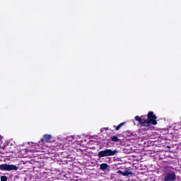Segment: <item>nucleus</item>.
Segmentation results:
<instances>
[{"instance_id": "1", "label": "nucleus", "mask_w": 181, "mask_h": 181, "mask_svg": "<svg viewBox=\"0 0 181 181\" xmlns=\"http://www.w3.org/2000/svg\"><path fill=\"white\" fill-rule=\"evenodd\" d=\"M135 121H137L140 125H142V127H151V124L152 125H156L158 124V122L156 119H158V117L153 114V112H149L147 115V119H144V116H136L134 117Z\"/></svg>"}, {"instance_id": "2", "label": "nucleus", "mask_w": 181, "mask_h": 181, "mask_svg": "<svg viewBox=\"0 0 181 181\" xmlns=\"http://www.w3.org/2000/svg\"><path fill=\"white\" fill-rule=\"evenodd\" d=\"M118 151L117 150H111V149H105L98 152V158H105L107 156H115L117 155Z\"/></svg>"}, {"instance_id": "3", "label": "nucleus", "mask_w": 181, "mask_h": 181, "mask_svg": "<svg viewBox=\"0 0 181 181\" xmlns=\"http://www.w3.org/2000/svg\"><path fill=\"white\" fill-rule=\"evenodd\" d=\"M176 173L175 171H171L165 174L163 181H175L176 180Z\"/></svg>"}, {"instance_id": "4", "label": "nucleus", "mask_w": 181, "mask_h": 181, "mask_svg": "<svg viewBox=\"0 0 181 181\" xmlns=\"http://www.w3.org/2000/svg\"><path fill=\"white\" fill-rule=\"evenodd\" d=\"M51 139H52V136L50 134H45L41 139V141L42 143L50 142Z\"/></svg>"}, {"instance_id": "5", "label": "nucleus", "mask_w": 181, "mask_h": 181, "mask_svg": "<svg viewBox=\"0 0 181 181\" xmlns=\"http://www.w3.org/2000/svg\"><path fill=\"white\" fill-rule=\"evenodd\" d=\"M0 170H4V172H8V164L4 163L0 165Z\"/></svg>"}, {"instance_id": "6", "label": "nucleus", "mask_w": 181, "mask_h": 181, "mask_svg": "<svg viewBox=\"0 0 181 181\" xmlns=\"http://www.w3.org/2000/svg\"><path fill=\"white\" fill-rule=\"evenodd\" d=\"M132 175H134V173L129 169L125 170L123 173V176H132Z\"/></svg>"}, {"instance_id": "7", "label": "nucleus", "mask_w": 181, "mask_h": 181, "mask_svg": "<svg viewBox=\"0 0 181 181\" xmlns=\"http://www.w3.org/2000/svg\"><path fill=\"white\" fill-rule=\"evenodd\" d=\"M18 166L13 164H11V165L8 164V172H11V170H18Z\"/></svg>"}, {"instance_id": "8", "label": "nucleus", "mask_w": 181, "mask_h": 181, "mask_svg": "<svg viewBox=\"0 0 181 181\" xmlns=\"http://www.w3.org/2000/svg\"><path fill=\"white\" fill-rule=\"evenodd\" d=\"M100 170H107L108 169V164L107 163H102L100 166Z\"/></svg>"}, {"instance_id": "9", "label": "nucleus", "mask_w": 181, "mask_h": 181, "mask_svg": "<svg viewBox=\"0 0 181 181\" xmlns=\"http://www.w3.org/2000/svg\"><path fill=\"white\" fill-rule=\"evenodd\" d=\"M110 141H112V142H119V139H118L117 136H113L110 137Z\"/></svg>"}, {"instance_id": "10", "label": "nucleus", "mask_w": 181, "mask_h": 181, "mask_svg": "<svg viewBox=\"0 0 181 181\" xmlns=\"http://www.w3.org/2000/svg\"><path fill=\"white\" fill-rule=\"evenodd\" d=\"M125 125V122H122L119 125L117 126L116 127V131H119L122 127H124Z\"/></svg>"}, {"instance_id": "11", "label": "nucleus", "mask_w": 181, "mask_h": 181, "mask_svg": "<svg viewBox=\"0 0 181 181\" xmlns=\"http://www.w3.org/2000/svg\"><path fill=\"white\" fill-rule=\"evenodd\" d=\"M1 181H8V177L4 176V175L1 176Z\"/></svg>"}, {"instance_id": "12", "label": "nucleus", "mask_w": 181, "mask_h": 181, "mask_svg": "<svg viewBox=\"0 0 181 181\" xmlns=\"http://www.w3.org/2000/svg\"><path fill=\"white\" fill-rule=\"evenodd\" d=\"M117 173L118 174V175H122V176H124V172H122V170H118L117 172Z\"/></svg>"}, {"instance_id": "13", "label": "nucleus", "mask_w": 181, "mask_h": 181, "mask_svg": "<svg viewBox=\"0 0 181 181\" xmlns=\"http://www.w3.org/2000/svg\"><path fill=\"white\" fill-rule=\"evenodd\" d=\"M1 141H2V136L0 135V144H1Z\"/></svg>"}]
</instances>
